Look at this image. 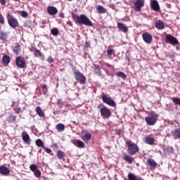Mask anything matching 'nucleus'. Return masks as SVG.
<instances>
[{
  "mask_svg": "<svg viewBox=\"0 0 180 180\" xmlns=\"http://www.w3.org/2000/svg\"><path fill=\"white\" fill-rule=\"evenodd\" d=\"M44 150H45L46 153H47V154H50L51 153V149L49 148H43Z\"/></svg>",
  "mask_w": 180,
  "mask_h": 180,
  "instance_id": "a18cd8bd",
  "label": "nucleus"
},
{
  "mask_svg": "<svg viewBox=\"0 0 180 180\" xmlns=\"http://www.w3.org/2000/svg\"><path fill=\"white\" fill-rule=\"evenodd\" d=\"M31 130L32 131V133H39V131L37 130V129L36 128V127L34 125L31 127Z\"/></svg>",
  "mask_w": 180,
  "mask_h": 180,
  "instance_id": "37998d69",
  "label": "nucleus"
},
{
  "mask_svg": "<svg viewBox=\"0 0 180 180\" xmlns=\"http://www.w3.org/2000/svg\"><path fill=\"white\" fill-rule=\"evenodd\" d=\"M42 88H44V89H47V85L46 84H44Z\"/></svg>",
  "mask_w": 180,
  "mask_h": 180,
  "instance_id": "5fc2aeb1",
  "label": "nucleus"
},
{
  "mask_svg": "<svg viewBox=\"0 0 180 180\" xmlns=\"http://www.w3.org/2000/svg\"><path fill=\"white\" fill-rule=\"evenodd\" d=\"M172 134L174 140H176V139H180V129H177L173 131Z\"/></svg>",
  "mask_w": 180,
  "mask_h": 180,
  "instance_id": "c85d7f7f",
  "label": "nucleus"
},
{
  "mask_svg": "<svg viewBox=\"0 0 180 180\" xmlns=\"http://www.w3.org/2000/svg\"><path fill=\"white\" fill-rule=\"evenodd\" d=\"M142 38L143 41L147 44H151V41H153V36L150 34L148 32H145L142 34Z\"/></svg>",
  "mask_w": 180,
  "mask_h": 180,
  "instance_id": "f8f14e48",
  "label": "nucleus"
},
{
  "mask_svg": "<svg viewBox=\"0 0 180 180\" xmlns=\"http://www.w3.org/2000/svg\"><path fill=\"white\" fill-rule=\"evenodd\" d=\"M46 61H47V63H53V61H54V60L53 59V57L49 56V58H47Z\"/></svg>",
  "mask_w": 180,
  "mask_h": 180,
  "instance_id": "c03bdc74",
  "label": "nucleus"
},
{
  "mask_svg": "<svg viewBox=\"0 0 180 180\" xmlns=\"http://www.w3.org/2000/svg\"><path fill=\"white\" fill-rule=\"evenodd\" d=\"M123 160H124V161H126L129 164H132L134 158H133V157H131L129 155H124L123 157Z\"/></svg>",
  "mask_w": 180,
  "mask_h": 180,
  "instance_id": "a878e982",
  "label": "nucleus"
},
{
  "mask_svg": "<svg viewBox=\"0 0 180 180\" xmlns=\"http://www.w3.org/2000/svg\"><path fill=\"white\" fill-rule=\"evenodd\" d=\"M72 143L74 146H76V147H78L79 148H84V147H85V143L82 141H73Z\"/></svg>",
  "mask_w": 180,
  "mask_h": 180,
  "instance_id": "393cba45",
  "label": "nucleus"
},
{
  "mask_svg": "<svg viewBox=\"0 0 180 180\" xmlns=\"http://www.w3.org/2000/svg\"><path fill=\"white\" fill-rule=\"evenodd\" d=\"M147 164L150 167V169H155V168H157V162L153 158H148L147 160Z\"/></svg>",
  "mask_w": 180,
  "mask_h": 180,
  "instance_id": "dca6fc26",
  "label": "nucleus"
},
{
  "mask_svg": "<svg viewBox=\"0 0 180 180\" xmlns=\"http://www.w3.org/2000/svg\"><path fill=\"white\" fill-rule=\"evenodd\" d=\"M155 26L158 30H163L164 27H165L164 22H162L161 20H156L155 22Z\"/></svg>",
  "mask_w": 180,
  "mask_h": 180,
  "instance_id": "f3484780",
  "label": "nucleus"
},
{
  "mask_svg": "<svg viewBox=\"0 0 180 180\" xmlns=\"http://www.w3.org/2000/svg\"><path fill=\"white\" fill-rule=\"evenodd\" d=\"M47 12L49 15H51V16H54V15H57L58 10L55 6H49L47 8Z\"/></svg>",
  "mask_w": 180,
  "mask_h": 180,
  "instance_id": "ddd939ff",
  "label": "nucleus"
},
{
  "mask_svg": "<svg viewBox=\"0 0 180 180\" xmlns=\"http://www.w3.org/2000/svg\"><path fill=\"white\" fill-rule=\"evenodd\" d=\"M134 5L135 11L136 12H140L141 8L144 6V0H136Z\"/></svg>",
  "mask_w": 180,
  "mask_h": 180,
  "instance_id": "9b49d317",
  "label": "nucleus"
},
{
  "mask_svg": "<svg viewBox=\"0 0 180 180\" xmlns=\"http://www.w3.org/2000/svg\"><path fill=\"white\" fill-rule=\"evenodd\" d=\"M0 174H1V175H4V176H8V175H9V174H11V170H9V168H8L4 165H1L0 166Z\"/></svg>",
  "mask_w": 180,
  "mask_h": 180,
  "instance_id": "2eb2a0df",
  "label": "nucleus"
},
{
  "mask_svg": "<svg viewBox=\"0 0 180 180\" xmlns=\"http://www.w3.org/2000/svg\"><path fill=\"white\" fill-rule=\"evenodd\" d=\"M59 16H60V18H64L65 17L64 13H63V12L60 13Z\"/></svg>",
  "mask_w": 180,
  "mask_h": 180,
  "instance_id": "603ef678",
  "label": "nucleus"
},
{
  "mask_svg": "<svg viewBox=\"0 0 180 180\" xmlns=\"http://www.w3.org/2000/svg\"><path fill=\"white\" fill-rule=\"evenodd\" d=\"M126 144L128 147L127 153L129 155H136L137 153H139L140 148L137 144L131 142V141H127Z\"/></svg>",
  "mask_w": 180,
  "mask_h": 180,
  "instance_id": "f03ea898",
  "label": "nucleus"
},
{
  "mask_svg": "<svg viewBox=\"0 0 180 180\" xmlns=\"http://www.w3.org/2000/svg\"><path fill=\"white\" fill-rule=\"evenodd\" d=\"M65 154L64 152L61 151V150H58L57 152V157L59 160H63V158L65 157Z\"/></svg>",
  "mask_w": 180,
  "mask_h": 180,
  "instance_id": "e433bc0d",
  "label": "nucleus"
},
{
  "mask_svg": "<svg viewBox=\"0 0 180 180\" xmlns=\"http://www.w3.org/2000/svg\"><path fill=\"white\" fill-rule=\"evenodd\" d=\"M7 36L8 35L6 34V33L1 32H0V40H3V41L6 40Z\"/></svg>",
  "mask_w": 180,
  "mask_h": 180,
  "instance_id": "58836bf2",
  "label": "nucleus"
},
{
  "mask_svg": "<svg viewBox=\"0 0 180 180\" xmlns=\"http://www.w3.org/2000/svg\"><path fill=\"white\" fill-rule=\"evenodd\" d=\"M56 129L58 130V131L61 133V131H64V130H65V126L63 124L60 123L56 124Z\"/></svg>",
  "mask_w": 180,
  "mask_h": 180,
  "instance_id": "cd10ccee",
  "label": "nucleus"
},
{
  "mask_svg": "<svg viewBox=\"0 0 180 180\" xmlns=\"http://www.w3.org/2000/svg\"><path fill=\"white\" fill-rule=\"evenodd\" d=\"M158 118V115L155 112H151L150 116L146 117L145 120L148 124V126H154L157 123V119Z\"/></svg>",
  "mask_w": 180,
  "mask_h": 180,
  "instance_id": "20e7f679",
  "label": "nucleus"
},
{
  "mask_svg": "<svg viewBox=\"0 0 180 180\" xmlns=\"http://www.w3.org/2000/svg\"><path fill=\"white\" fill-rule=\"evenodd\" d=\"M31 51L34 52V57H41V60H42V61H44L45 60L44 55L41 53V51H40V50L37 49H34V50H31Z\"/></svg>",
  "mask_w": 180,
  "mask_h": 180,
  "instance_id": "a211bd4d",
  "label": "nucleus"
},
{
  "mask_svg": "<svg viewBox=\"0 0 180 180\" xmlns=\"http://www.w3.org/2000/svg\"><path fill=\"white\" fill-rule=\"evenodd\" d=\"M0 23L1 25H5V18H4V15H2V14H0Z\"/></svg>",
  "mask_w": 180,
  "mask_h": 180,
  "instance_id": "a19ab883",
  "label": "nucleus"
},
{
  "mask_svg": "<svg viewBox=\"0 0 180 180\" xmlns=\"http://www.w3.org/2000/svg\"><path fill=\"white\" fill-rule=\"evenodd\" d=\"M124 180H141V177L138 176L133 173H129L128 179H124Z\"/></svg>",
  "mask_w": 180,
  "mask_h": 180,
  "instance_id": "5701e85b",
  "label": "nucleus"
},
{
  "mask_svg": "<svg viewBox=\"0 0 180 180\" xmlns=\"http://www.w3.org/2000/svg\"><path fill=\"white\" fill-rule=\"evenodd\" d=\"M106 67H108V68H110V67H113L112 66V65L109 64V63H105Z\"/></svg>",
  "mask_w": 180,
  "mask_h": 180,
  "instance_id": "864d4df0",
  "label": "nucleus"
},
{
  "mask_svg": "<svg viewBox=\"0 0 180 180\" xmlns=\"http://www.w3.org/2000/svg\"><path fill=\"white\" fill-rule=\"evenodd\" d=\"M94 74H96L98 77L102 75V71L101 70V67L98 65H94Z\"/></svg>",
  "mask_w": 180,
  "mask_h": 180,
  "instance_id": "bb28decb",
  "label": "nucleus"
},
{
  "mask_svg": "<svg viewBox=\"0 0 180 180\" xmlns=\"http://www.w3.org/2000/svg\"><path fill=\"white\" fill-rule=\"evenodd\" d=\"M15 2H18L19 0H13Z\"/></svg>",
  "mask_w": 180,
  "mask_h": 180,
  "instance_id": "4d7b16f0",
  "label": "nucleus"
},
{
  "mask_svg": "<svg viewBox=\"0 0 180 180\" xmlns=\"http://www.w3.org/2000/svg\"><path fill=\"white\" fill-rule=\"evenodd\" d=\"M30 169L32 172L34 173V176L36 178H40L41 176V172L39 169V167L35 164H32L30 165Z\"/></svg>",
  "mask_w": 180,
  "mask_h": 180,
  "instance_id": "9d476101",
  "label": "nucleus"
},
{
  "mask_svg": "<svg viewBox=\"0 0 180 180\" xmlns=\"http://www.w3.org/2000/svg\"><path fill=\"white\" fill-rule=\"evenodd\" d=\"M15 113H17L18 115H19V113H20V112H22V109L20 108V107L16 106L14 109Z\"/></svg>",
  "mask_w": 180,
  "mask_h": 180,
  "instance_id": "79ce46f5",
  "label": "nucleus"
},
{
  "mask_svg": "<svg viewBox=\"0 0 180 180\" xmlns=\"http://www.w3.org/2000/svg\"><path fill=\"white\" fill-rule=\"evenodd\" d=\"M154 138L150 136H146L144 138V143H146V144H149V146H153V144H154Z\"/></svg>",
  "mask_w": 180,
  "mask_h": 180,
  "instance_id": "412c9836",
  "label": "nucleus"
},
{
  "mask_svg": "<svg viewBox=\"0 0 180 180\" xmlns=\"http://www.w3.org/2000/svg\"><path fill=\"white\" fill-rule=\"evenodd\" d=\"M172 101H173L175 105H180V98L178 97H172Z\"/></svg>",
  "mask_w": 180,
  "mask_h": 180,
  "instance_id": "4c0bfd02",
  "label": "nucleus"
},
{
  "mask_svg": "<svg viewBox=\"0 0 180 180\" xmlns=\"http://www.w3.org/2000/svg\"><path fill=\"white\" fill-rule=\"evenodd\" d=\"M76 81L81 85H84L86 82V77L79 70H77L74 72Z\"/></svg>",
  "mask_w": 180,
  "mask_h": 180,
  "instance_id": "39448f33",
  "label": "nucleus"
},
{
  "mask_svg": "<svg viewBox=\"0 0 180 180\" xmlns=\"http://www.w3.org/2000/svg\"><path fill=\"white\" fill-rule=\"evenodd\" d=\"M97 13L103 14L106 13V8L103 6L98 5L96 6Z\"/></svg>",
  "mask_w": 180,
  "mask_h": 180,
  "instance_id": "b1692460",
  "label": "nucleus"
},
{
  "mask_svg": "<svg viewBox=\"0 0 180 180\" xmlns=\"http://www.w3.org/2000/svg\"><path fill=\"white\" fill-rule=\"evenodd\" d=\"M35 111L39 117H46V114L43 112V109H41L40 106H37Z\"/></svg>",
  "mask_w": 180,
  "mask_h": 180,
  "instance_id": "4be33fe9",
  "label": "nucleus"
},
{
  "mask_svg": "<svg viewBox=\"0 0 180 180\" xmlns=\"http://www.w3.org/2000/svg\"><path fill=\"white\" fill-rule=\"evenodd\" d=\"M150 7L155 12L160 11V4L157 0H150Z\"/></svg>",
  "mask_w": 180,
  "mask_h": 180,
  "instance_id": "4468645a",
  "label": "nucleus"
},
{
  "mask_svg": "<svg viewBox=\"0 0 180 180\" xmlns=\"http://www.w3.org/2000/svg\"><path fill=\"white\" fill-rule=\"evenodd\" d=\"M68 1H72V0H68Z\"/></svg>",
  "mask_w": 180,
  "mask_h": 180,
  "instance_id": "13d9d810",
  "label": "nucleus"
},
{
  "mask_svg": "<svg viewBox=\"0 0 180 180\" xmlns=\"http://www.w3.org/2000/svg\"><path fill=\"white\" fill-rule=\"evenodd\" d=\"M98 109H100V113L103 116V119H109L112 116V112L110 110L106 108L105 105H98Z\"/></svg>",
  "mask_w": 180,
  "mask_h": 180,
  "instance_id": "7ed1b4c3",
  "label": "nucleus"
},
{
  "mask_svg": "<svg viewBox=\"0 0 180 180\" xmlns=\"http://www.w3.org/2000/svg\"><path fill=\"white\" fill-rule=\"evenodd\" d=\"M165 37L167 43H169L172 46H178V44H179V41L175 37H173L169 34H166Z\"/></svg>",
  "mask_w": 180,
  "mask_h": 180,
  "instance_id": "6e6552de",
  "label": "nucleus"
},
{
  "mask_svg": "<svg viewBox=\"0 0 180 180\" xmlns=\"http://www.w3.org/2000/svg\"><path fill=\"white\" fill-rule=\"evenodd\" d=\"M28 15H29V14L27 13V11H21L22 18H27Z\"/></svg>",
  "mask_w": 180,
  "mask_h": 180,
  "instance_id": "ea45409f",
  "label": "nucleus"
},
{
  "mask_svg": "<svg viewBox=\"0 0 180 180\" xmlns=\"http://www.w3.org/2000/svg\"><path fill=\"white\" fill-rule=\"evenodd\" d=\"M72 18L77 25H84V26H94V23L84 14L78 15L77 14L72 15Z\"/></svg>",
  "mask_w": 180,
  "mask_h": 180,
  "instance_id": "f257e3e1",
  "label": "nucleus"
},
{
  "mask_svg": "<svg viewBox=\"0 0 180 180\" xmlns=\"http://www.w3.org/2000/svg\"><path fill=\"white\" fill-rule=\"evenodd\" d=\"M6 120L8 122V123H15V122H16V116L11 115L6 118Z\"/></svg>",
  "mask_w": 180,
  "mask_h": 180,
  "instance_id": "c756f323",
  "label": "nucleus"
},
{
  "mask_svg": "<svg viewBox=\"0 0 180 180\" xmlns=\"http://www.w3.org/2000/svg\"><path fill=\"white\" fill-rule=\"evenodd\" d=\"M164 150L165 153H169V151H171V147L166 146Z\"/></svg>",
  "mask_w": 180,
  "mask_h": 180,
  "instance_id": "de8ad7c7",
  "label": "nucleus"
},
{
  "mask_svg": "<svg viewBox=\"0 0 180 180\" xmlns=\"http://www.w3.org/2000/svg\"><path fill=\"white\" fill-rule=\"evenodd\" d=\"M117 25L118 29L121 30V32H123V33H127V32H129V29L127 28V26H126V25L122 22H117Z\"/></svg>",
  "mask_w": 180,
  "mask_h": 180,
  "instance_id": "6ab92c4d",
  "label": "nucleus"
},
{
  "mask_svg": "<svg viewBox=\"0 0 180 180\" xmlns=\"http://www.w3.org/2000/svg\"><path fill=\"white\" fill-rule=\"evenodd\" d=\"M7 20L9 26L13 29H15L19 26V22H18V19L15 18V17L12 16L11 13H8L7 14Z\"/></svg>",
  "mask_w": 180,
  "mask_h": 180,
  "instance_id": "423d86ee",
  "label": "nucleus"
},
{
  "mask_svg": "<svg viewBox=\"0 0 180 180\" xmlns=\"http://www.w3.org/2000/svg\"><path fill=\"white\" fill-rule=\"evenodd\" d=\"M122 20H124L125 22H130V17L126 16L122 19Z\"/></svg>",
  "mask_w": 180,
  "mask_h": 180,
  "instance_id": "09e8293b",
  "label": "nucleus"
},
{
  "mask_svg": "<svg viewBox=\"0 0 180 180\" xmlns=\"http://www.w3.org/2000/svg\"><path fill=\"white\" fill-rule=\"evenodd\" d=\"M22 139L26 144H30V136L27 132L22 134Z\"/></svg>",
  "mask_w": 180,
  "mask_h": 180,
  "instance_id": "aec40b11",
  "label": "nucleus"
},
{
  "mask_svg": "<svg viewBox=\"0 0 180 180\" xmlns=\"http://www.w3.org/2000/svg\"><path fill=\"white\" fill-rule=\"evenodd\" d=\"M91 139H92V134L90 133H87L82 136V140H84V141H89Z\"/></svg>",
  "mask_w": 180,
  "mask_h": 180,
  "instance_id": "473e14b6",
  "label": "nucleus"
},
{
  "mask_svg": "<svg viewBox=\"0 0 180 180\" xmlns=\"http://www.w3.org/2000/svg\"><path fill=\"white\" fill-rule=\"evenodd\" d=\"M35 144H36V146H37V147H41V148H45L44 143L40 139H38L36 140Z\"/></svg>",
  "mask_w": 180,
  "mask_h": 180,
  "instance_id": "7c9ffc66",
  "label": "nucleus"
},
{
  "mask_svg": "<svg viewBox=\"0 0 180 180\" xmlns=\"http://www.w3.org/2000/svg\"><path fill=\"white\" fill-rule=\"evenodd\" d=\"M0 3L1 4V5H6V0H0Z\"/></svg>",
  "mask_w": 180,
  "mask_h": 180,
  "instance_id": "8fccbe9b",
  "label": "nucleus"
},
{
  "mask_svg": "<svg viewBox=\"0 0 180 180\" xmlns=\"http://www.w3.org/2000/svg\"><path fill=\"white\" fill-rule=\"evenodd\" d=\"M117 77H120V78H122L123 79H126L127 78V75L124 74L123 72H118L116 73Z\"/></svg>",
  "mask_w": 180,
  "mask_h": 180,
  "instance_id": "f704fd0d",
  "label": "nucleus"
},
{
  "mask_svg": "<svg viewBox=\"0 0 180 180\" xmlns=\"http://www.w3.org/2000/svg\"><path fill=\"white\" fill-rule=\"evenodd\" d=\"M101 98L104 103H106L109 106H116V102L113 101V98H112L110 96H108L105 94H103Z\"/></svg>",
  "mask_w": 180,
  "mask_h": 180,
  "instance_id": "0eeeda50",
  "label": "nucleus"
},
{
  "mask_svg": "<svg viewBox=\"0 0 180 180\" xmlns=\"http://www.w3.org/2000/svg\"><path fill=\"white\" fill-rule=\"evenodd\" d=\"M110 8H115V6H113V4H112Z\"/></svg>",
  "mask_w": 180,
  "mask_h": 180,
  "instance_id": "6e6d98bb",
  "label": "nucleus"
},
{
  "mask_svg": "<svg viewBox=\"0 0 180 180\" xmlns=\"http://www.w3.org/2000/svg\"><path fill=\"white\" fill-rule=\"evenodd\" d=\"M2 61L4 64H9L11 63V57L8 55H4L2 58Z\"/></svg>",
  "mask_w": 180,
  "mask_h": 180,
  "instance_id": "2f4dec72",
  "label": "nucleus"
},
{
  "mask_svg": "<svg viewBox=\"0 0 180 180\" xmlns=\"http://www.w3.org/2000/svg\"><path fill=\"white\" fill-rule=\"evenodd\" d=\"M15 65L18 67V68H26V60L22 57L18 56L15 58Z\"/></svg>",
  "mask_w": 180,
  "mask_h": 180,
  "instance_id": "1a4fd4ad",
  "label": "nucleus"
},
{
  "mask_svg": "<svg viewBox=\"0 0 180 180\" xmlns=\"http://www.w3.org/2000/svg\"><path fill=\"white\" fill-rule=\"evenodd\" d=\"M84 47H86L88 49V48L91 47V44H89V42H86Z\"/></svg>",
  "mask_w": 180,
  "mask_h": 180,
  "instance_id": "3c124183",
  "label": "nucleus"
},
{
  "mask_svg": "<svg viewBox=\"0 0 180 180\" xmlns=\"http://www.w3.org/2000/svg\"><path fill=\"white\" fill-rule=\"evenodd\" d=\"M19 51H20V45L17 44L13 49V53L18 56V54H19Z\"/></svg>",
  "mask_w": 180,
  "mask_h": 180,
  "instance_id": "c9c22d12",
  "label": "nucleus"
},
{
  "mask_svg": "<svg viewBox=\"0 0 180 180\" xmlns=\"http://www.w3.org/2000/svg\"><path fill=\"white\" fill-rule=\"evenodd\" d=\"M51 34H53V36H58L59 33H60V30H58V28H52L51 30Z\"/></svg>",
  "mask_w": 180,
  "mask_h": 180,
  "instance_id": "72a5a7b5",
  "label": "nucleus"
},
{
  "mask_svg": "<svg viewBox=\"0 0 180 180\" xmlns=\"http://www.w3.org/2000/svg\"><path fill=\"white\" fill-rule=\"evenodd\" d=\"M113 54V50L112 49H108L107 51V56H112Z\"/></svg>",
  "mask_w": 180,
  "mask_h": 180,
  "instance_id": "49530a36",
  "label": "nucleus"
}]
</instances>
